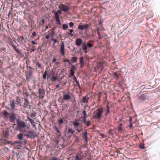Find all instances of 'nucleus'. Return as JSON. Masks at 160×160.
<instances>
[{
    "label": "nucleus",
    "mask_w": 160,
    "mask_h": 160,
    "mask_svg": "<svg viewBox=\"0 0 160 160\" xmlns=\"http://www.w3.org/2000/svg\"><path fill=\"white\" fill-rule=\"evenodd\" d=\"M55 129H56V131L57 133H60V131L58 130V129L57 127H56Z\"/></svg>",
    "instance_id": "48"
},
{
    "label": "nucleus",
    "mask_w": 160,
    "mask_h": 160,
    "mask_svg": "<svg viewBox=\"0 0 160 160\" xmlns=\"http://www.w3.org/2000/svg\"><path fill=\"white\" fill-rule=\"evenodd\" d=\"M45 38L47 39H48L49 38L50 36L49 35H47L46 36Z\"/></svg>",
    "instance_id": "58"
},
{
    "label": "nucleus",
    "mask_w": 160,
    "mask_h": 160,
    "mask_svg": "<svg viewBox=\"0 0 160 160\" xmlns=\"http://www.w3.org/2000/svg\"><path fill=\"white\" fill-rule=\"evenodd\" d=\"M82 43V40L80 38H78L76 40L75 44L76 45L78 46H80Z\"/></svg>",
    "instance_id": "15"
},
{
    "label": "nucleus",
    "mask_w": 160,
    "mask_h": 160,
    "mask_svg": "<svg viewBox=\"0 0 160 160\" xmlns=\"http://www.w3.org/2000/svg\"><path fill=\"white\" fill-rule=\"evenodd\" d=\"M87 46L89 48H91L93 46V44L92 43L89 42H88L87 44Z\"/></svg>",
    "instance_id": "34"
},
{
    "label": "nucleus",
    "mask_w": 160,
    "mask_h": 160,
    "mask_svg": "<svg viewBox=\"0 0 160 160\" xmlns=\"http://www.w3.org/2000/svg\"><path fill=\"white\" fill-rule=\"evenodd\" d=\"M129 126L130 128H132V123H130V125H129Z\"/></svg>",
    "instance_id": "59"
},
{
    "label": "nucleus",
    "mask_w": 160,
    "mask_h": 160,
    "mask_svg": "<svg viewBox=\"0 0 160 160\" xmlns=\"http://www.w3.org/2000/svg\"><path fill=\"white\" fill-rule=\"evenodd\" d=\"M87 45L86 44L84 43L82 45V47L83 49L85 51V53H86L87 52V50L88 49V47Z\"/></svg>",
    "instance_id": "23"
},
{
    "label": "nucleus",
    "mask_w": 160,
    "mask_h": 160,
    "mask_svg": "<svg viewBox=\"0 0 160 160\" xmlns=\"http://www.w3.org/2000/svg\"><path fill=\"white\" fill-rule=\"evenodd\" d=\"M60 64V63L59 62H55V65H58Z\"/></svg>",
    "instance_id": "52"
},
{
    "label": "nucleus",
    "mask_w": 160,
    "mask_h": 160,
    "mask_svg": "<svg viewBox=\"0 0 160 160\" xmlns=\"http://www.w3.org/2000/svg\"><path fill=\"white\" fill-rule=\"evenodd\" d=\"M56 27H54L51 30V34L52 35H53L54 33V30L55 29Z\"/></svg>",
    "instance_id": "36"
},
{
    "label": "nucleus",
    "mask_w": 160,
    "mask_h": 160,
    "mask_svg": "<svg viewBox=\"0 0 160 160\" xmlns=\"http://www.w3.org/2000/svg\"><path fill=\"white\" fill-rule=\"evenodd\" d=\"M27 68H29L30 69V70H31V71H32V70L33 69V68L30 66H27Z\"/></svg>",
    "instance_id": "49"
},
{
    "label": "nucleus",
    "mask_w": 160,
    "mask_h": 160,
    "mask_svg": "<svg viewBox=\"0 0 160 160\" xmlns=\"http://www.w3.org/2000/svg\"><path fill=\"white\" fill-rule=\"evenodd\" d=\"M74 127L77 131L78 132H80L81 131V129H79L78 128V127L79 125V123L77 122H74L73 123Z\"/></svg>",
    "instance_id": "12"
},
{
    "label": "nucleus",
    "mask_w": 160,
    "mask_h": 160,
    "mask_svg": "<svg viewBox=\"0 0 160 160\" xmlns=\"http://www.w3.org/2000/svg\"><path fill=\"white\" fill-rule=\"evenodd\" d=\"M74 23L73 22H70L69 23V25L70 27L73 28L74 26Z\"/></svg>",
    "instance_id": "43"
},
{
    "label": "nucleus",
    "mask_w": 160,
    "mask_h": 160,
    "mask_svg": "<svg viewBox=\"0 0 160 160\" xmlns=\"http://www.w3.org/2000/svg\"><path fill=\"white\" fill-rule=\"evenodd\" d=\"M82 114H83V117H87V113H86V111L85 110H84L83 112H82Z\"/></svg>",
    "instance_id": "37"
},
{
    "label": "nucleus",
    "mask_w": 160,
    "mask_h": 160,
    "mask_svg": "<svg viewBox=\"0 0 160 160\" xmlns=\"http://www.w3.org/2000/svg\"><path fill=\"white\" fill-rule=\"evenodd\" d=\"M68 27L67 24H64L62 25V28L64 30L67 29L68 28Z\"/></svg>",
    "instance_id": "31"
},
{
    "label": "nucleus",
    "mask_w": 160,
    "mask_h": 160,
    "mask_svg": "<svg viewBox=\"0 0 160 160\" xmlns=\"http://www.w3.org/2000/svg\"><path fill=\"white\" fill-rule=\"evenodd\" d=\"M84 58L82 56L79 58L80 64H82V63H84Z\"/></svg>",
    "instance_id": "27"
},
{
    "label": "nucleus",
    "mask_w": 160,
    "mask_h": 160,
    "mask_svg": "<svg viewBox=\"0 0 160 160\" xmlns=\"http://www.w3.org/2000/svg\"><path fill=\"white\" fill-rule=\"evenodd\" d=\"M70 75L74 77L75 72L72 70H70Z\"/></svg>",
    "instance_id": "38"
},
{
    "label": "nucleus",
    "mask_w": 160,
    "mask_h": 160,
    "mask_svg": "<svg viewBox=\"0 0 160 160\" xmlns=\"http://www.w3.org/2000/svg\"><path fill=\"white\" fill-rule=\"evenodd\" d=\"M76 69V68L73 65H72L71 67V70H75Z\"/></svg>",
    "instance_id": "46"
},
{
    "label": "nucleus",
    "mask_w": 160,
    "mask_h": 160,
    "mask_svg": "<svg viewBox=\"0 0 160 160\" xmlns=\"http://www.w3.org/2000/svg\"><path fill=\"white\" fill-rule=\"evenodd\" d=\"M55 17L57 24L59 25H61V23L59 19L58 14L56 12H55Z\"/></svg>",
    "instance_id": "10"
},
{
    "label": "nucleus",
    "mask_w": 160,
    "mask_h": 160,
    "mask_svg": "<svg viewBox=\"0 0 160 160\" xmlns=\"http://www.w3.org/2000/svg\"><path fill=\"white\" fill-rule=\"evenodd\" d=\"M73 77V80H75L76 82H78V81L77 80L75 76H74V77Z\"/></svg>",
    "instance_id": "50"
},
{
    "label": "nucleus",
    "mask_w": 160,
    "mask_h": 160,
    "mask_svg": "<svg viewBox=\"0 0 160 160\" xmlns=\"http://www.w3.org/2000/svg\"><path fill=\"white\" fill-rule=\"evenodd\" d=\"M28 119H29V121L32 124V125H33V126H35V122H34L33 120L32 119L30 118H28Z\"/></svg>",
    "instance_id": "30"
},
{
    "label": "nucleus",
    "mask_w": 160,
    "mask_h": 160,
    "mask_svg": "<svg viewBox=\"0 0 160 160\" xmlns=\"http://www.w3.org/2000/svg\"><path fill=\"white\" fill-rule=\"evenodd\" d=\"M57 13H59V14H61L62 13V12H61V10H58V12H57Z\"/></svg>",
    "instance_id": "60"
},
{
    "label": "nucleus",
    "mask_w": 160,
    "mask_h": 160,
    "mask_svg": "<svg viewBox=\"0 0 160 160\" xmlns=\"http://www.w3.org/2000/svg\"><path fill=\"white\" fill-rule=\"evenodd\" d=\"M58 158H53L52 160H58Z\"/></svg>",
    "instance_id": "63"
},
{
    "label": "nucleus",
    "mask_w": 160,
    "mask_h": 160,
    "mask_svg": "<svg viewBox=\"0 0 160 160\" xmlns=\"http://www.w3.org/2000/svg\"><path fill=\"white\" fill-rule=\"evenodd\" d=\"M41 22L42 23L44 24L45 22V20L44 19H42L41 21Z\"/></svg>",
    "instance_id": "64"
},
{
    "label": "nucleus",
    "mask_w": 160,
    "mask_h": 160,
    "mask_svg": "<svg viewBox=\"0 0 160 160\" xmlns=\"http://www.w3.org/2000/svg\"><path fill=\"white\" fill-rule=\"evenodd\" d=\"M91 122L90 121H88L86 122V124L87 127H88L91 125Z\"/></svg>",
    "instance_id": "35"
},
{
    "label": "nucleus",
    "mask_w": 160,
    "mask_h": 160,
    "mask_svg": "<svg viewBox=\"0 0 160 160\" xmlns=\"http://www.w3.org/2000/svg\"><path fill=\"white\" fill-rule=\"evenodd\" d=\"M64 42H62L61 45L60 52L61 53L64 55L65 54V47Z\"/></svg>",
    "instance_id": "9"
},
{
    "label": "nucleus",
    "mask_w": 160,
    "mask_h": 160,
    "mask_svg": "<svg viewBox=\"0 0 160 160\" xmlns=\"http://www.w3.org/2000/svg\"><path fill=\"white\" fill-rule=\"evenodd\" d=\"M120 73H118V72H113L112 73V75L115 76L114 78L116 80H118V77L120 76Z\"/></svg>",
    "instance_id": "18"
},
{
    "label": "nucleus",
    "mask_w": 160,
    "mask_h": 160,
    "mask_svg": "<svg viewBox=\"0 0 160 160\" xmlns=\"http://www.w3.org/2000/svg\"><path fill=\"white\" fill-rule=\"evenodd\" d=\"M9 121L11 122H14L16 119L14 115L10 114L9 117Z\"/></svg>",
    "instance_id": "13"
},
{
    "label": "nucleus",
    "mask_w": 160,
    "mask_h": 160,
    "mask_svg": "<svg viewBox=\"0 0 160 160\" xmlns=\"http://www.w3.org/2000/svg\"><path fill=\"white\" fill-rule=\"evenodd\" d=\"M86 118L87 117H83L82 119L83 121V122L84 124L86 123V122H87L86 121Z\"/></svg>",
    "instance_id": "45"
},
{
    "label": "nucleus",
    "mask_w": 160,
    "mask_h": 160,
    "mask_svg": "<svg viewBox=\"0 0 160 160\" xmlns=\"http://www.w3.org/2000/svg\"><path fill=\"white\" fill-rule=\"evenodd\" d=\"M28 137L32 138L36 136V133L33 131H29L28 133L26 135Z\"/></svg>",
    "instance_id": "7"
},
{
    "label": "nucleus",
    "mask_w": 160,
    "mask_h": 160,
    "mask_svg": "<svg viewBox=\"0 0 160 160\" xmlns=\"http://www.w3.org/2000/svg\"><path fill=\"white\" fill-rule=\"evenodd\" d=\"M35 62L36 63V65L38 66V68H41L42 66L41 63L38 61H36Z\"/></svg>",
    "instance_id": "29"
},
{
    "label": "nucleus",
    "mask_w": 160,
    "mask_h": 160,
    "mask_svg": "<svg viewBox=\"0 0 160 160\" xmlns=\"http://www.w3.org/2000/svg\"><path fill=\"white\" fill-rule=\"evenodd\" d=\"M52 41H53V43L55 44L57 42V40L56 39L52 38Z\"/></svg>",
    "instance_id": "47"
},
{
    "label": "nucleus",
    "mask_w": 160,
    "mask_h": 160,
    "mask_svg": "<svg viewBox=\"0 0 160 160\" xmlns=\"http://www.w3.org/2000/svg\"><path fill=\"white\" fill-rule=\"evenodd\" d=\"M31 43L33 44H37V43L34 41H32L31 42Z\"/></svg>",
    "instance_id": "53"
},
{
    "label": "nucleus",
    "mask_w": 160,
    "mask_h": 160,
    "mask_svg": "<svg viewBox=\"0 0 160 160\" xmlns=\"http://www.w3.org/2000/svg\"><path fill=\"white\" fill-rule=\"evenodd\" d=\"M76 83L77 84L78 86V87L79 88H80V85L79 84V82L78 81V82H76Z\"/></svg>",
    "instance_id": "55"
},
{
    "label": "nucleus",
    "mask_w": 160,
    "mask_h": 160,
    "mask_svg": "<svg viewBox=\"0 0 160 160\" xmlns=\"http://www.w3.org/2000/svg\"><path fill=\"white\" fill-rule=\"evenodd\" d=\"M109 104L108 103L107 106H106V109H105V112L106 113L105 114V116H107L109 113H110V111L109 109L110 107L108 105Z\"/></svg>",
    "instance_id": "19"
},
{
    "label": "nucleus",
    "mask_w": 160,
    "mask_h": 160,
    "mask_svg": "<svg viewBox=\"0 0 160 160\" xmlns=\"http://www.w3.org/2000/svg\"><path fill=\"white\" fill-rule=\"evenodd\" d=\"M104 108H99L97 109L93 112V117L95 119H100L102 117V113L103 111Z\"/></svg>",
    "instance_id": "1"
},
{
    "label": "nucleus",
    "mask_w": 160,
    "mask_h": 160,
    "mask_svg": "<svg viewBox=\"0 0 160 160\" xmlns=\"http://www.w3.org/2000/svg\"><path fill=\"white\" fill-rule=\"evenodd\" d=\"M39 98L43 99L45 95V92L43 89L40 88L39 89Z\"/></svg>",
    "instance_id": "11"
},
{
    "label": "nucleus",
    "mask_w": 160,
    "mask_h": 160,
    "mask_svg": "<svg viewBox=\"0 0 160 160\" xmlns=\"http://www.w3.org/2000/svg\"><path fill=\"white\" fill-rule=\"evenodd\" d=\"M32 78H33L34 79H35V78H33V77L32 72L31 70H29V71L27 72L26 74V78L27 80H29V79Z\"/></svg>",
    "instance_id": "5"
},
{
    "label": "nucleus",
    "mask_w": 160,
    "mask_h": 160,
    "mask_svg": "<svg viewBox=\"0 0 160 160\" xmlns=\"http://www.w3.org/2000/svg\"><path fill=\"white\" fill-rule=\"evenodd\" d=\"M71 97V96L70 95L69 92H68L67 93L64 94L63 95V98L62 99V101L63 102V100L66 101L70 100Z\"/></svg>",
    "instance_id": "8"
},
{
    "label": "nucleus",
    "mask_w": 160,
    "mask_h": 160,
    "mask_svg": "<svg viewBox=\"0 0 160 160\" xmlns=\"http://www.w3.org/2000/svg\"><path fill=\"white\" fill-rule=\"evenodd\" d=\"M56 59L55 58H54L53 59V60H52V62H56Z\"/></svg>",
    "instance_id": "57"
},
{
    "label": "nucleus",
    "mask_w": 160,
    "mask_h": 160,
    "mask_svg": "<svg viewBox=\"0 0 160 160\" xmlns=\"http://www.w3.org/2000/svg\"><path fill=\"white\" fill-rule=\"evenodd\" d=\"M107 36V35H104V36H102V35H100V36H98V38L99 39H100L106 37Z\"/></svg>",
    "instance_id": "39"
},
{
    "label": "nucleus",
    "mask_w": 160,
    "mask_h": 160,
    "mask_svg": "<svg viewBox=\"0 0 160 160\" xmlns=\"http://www.w3.org/2000/svg\"><path fill=\"white\" fill-rule=\"evenodd\" d=\"M20 38L22 41L24 40V38L23 36H20Z\"/></svg>",
    "instance_id": "54"
},
{
    "label": "nucleus",
    "mask_w": 160,
    "mask_h": 160,
    "mask_svg": "<svg viewBox=\"0 0 160 160\" xmlns=\"http://www.w3.org/2000/svg\"><path fill=\"white\" fill-rule=\"evenodd\" d=\"M32 36H36V33L35 32H34L32 33Z\"/></svg>",
    "instance_id": "56"
},
{
    "label": "nucleus",
    "mask_w": 160,
    "mask_h": 160,
    "mask_svg": "<svg viewBox=\"0 0 160 160\" xmlns=\"http://www.w3.org/2000/svg\"><path fill=\"white\" fill-rule=\"evenodd\" d=\"M20 100H19V101H18L17 102V104H19V105H21L20 104Z\"/></svg>",
    "instance_id": "62"
},
{
    "label": "nucleus",
    "mask_w": 160,
    "mask_h": 160,
    "mask_svg": "<svg viewBox=\"0 0 160 160\" xmlns=\"http://www.w3.org/2000/svg\"><path fill=\"white\" fill-rule=\"evenodd\" d=\"M89 99V98L87 96L83 97L82 99V102L84 103H88Z\"/></svg>",
    "instance_id": "21"
},
{
    "label": "nucleus",
    "mask_w": 160,
    "mask_h": 160,
    "mask_svg": "<svg viewBox=\"0 0 160 160\" xmlns=\"http://www.w3.org/2000/svg\"><path fill=\"white\" fill-rule=\"evenodd\" d=\"M17 128L20 132L25 131L26 127L25 122L21 120H17Z\"/></svg>",
    "instance_id": "2"
},
{
    "label": "nucleus",
    "mask_w": 160,
    "mask_h": 160,
    "mask_svg": "<svg viewBox=\"0 0 160 160\" xmlns=\"http://www.w3.org/2000/svg\"><path fill=\"white\" fill-rule=\"evenodd\" d=\"M77 59H78V58L77 57H73L72 58V60H71V62L72 63L76 62H77Z\"/></svg>",
    "instance_id": "24"
},
{
    "label": "nucleus",
    "mask_w": 160,
    "mask_h": 160,
    "mask_svg": "<svg viewBox=\"0 0 160 160\" xmlns=\"http://www.w3.org/2000/svg\"><path fill=\"white\" fill-rule=\"evenodd\" d=\"M58 8L62 11L66 12L69 10V7L65 4H61L58 6Z\"/></svg>",
    "instance_id": "3"
},
{
    "label": "nucleus",
    "mask_w": 160,
    "mask_h": 160,
    "mask_svg": "<svg viewBox=\"0 0 160 160\" xmlns=\"http://www.w3.org/2000/svg\"><path fill=\"white\" fill-rule=\"evenodd\" d=\"M63 62H68L69 63V64H70L71 63L70 60L68 59H64L63 60Z\"/></svg>",
    "instance_id": "42"
},
{
    "label": "nucleus",
    "mask_w": 160,
    "mask_h": 160,
    "mask_svg": "<svg viewBox=\"0 0 160 160\" xmlns=\"http://www.w3.org/2000/svg\"><path fill=\"white\" fill-rule=\"evenodd\" d=\"M57 79V76H53L51 78V80L52 82H54Z\"/></svg>",
    "instance_id": "32"
},
{
    "label": "nucleus",
    "mask_w": 160,
    "mask_h": 160,
    "mask_svg": "<svg viewBox=\"0 0 160 160\" xmlns=\"http://www.w3.org/2000/svg\"><path fill=\"white\" fill-rule=\"evenodd\" d=\"M2 115L4 118L7 119L9 117V116L10 115V113H8L7 111H4L2 112Z\"/></svg>",
    "instance_id": "17"
},
{
    "label": "nucleus",
    "mask_w": 160,
    "mask_h": 160,
    "mask_svg": "<svg viewBox=\"0 0 160 160\" xmlns=\"http://www.w3.org/2000/svg\"><path fill=\"white\" fill-rule=\"evenodd\" d=\"M63 122V119L62 118H60V119L58 121V123L59 124H61Z\"/></svg>",
    "instance_id": "40"
},
{
    "label": "nucleus",
    "mask_w": 160,
    "mask_h": 160,
    "mask_svg": "<svg viewBox=\"0 0 160 160\" xmlns=\"http://www.w3.org/2000/svg\"><path fill=\"white\" fill-rule=\"evenodd\" d=\"M82 159V158H79L78 156L77 155L75 157V160H81Z\"/></svg>",
    "instance_id": "44"
},
{
    "label": "nucleus",
    "mask_w": 160,
    "mask_h": 160,
    "mask_svg": "<svg viewBox=\"0 0 160 160\" xmlns=\"http://www.w3.org/2000/svg\"><path fill=\"white\" fill-rule=\"evenodd\" d=\"M122 130V123H120L118 126V131L120 132H121Z\"/></svg>",
    "instance_id": "22"
},
{
    "label": "nucleus",
    "mask_w": 160,
    "mask_h": 160,
    "mask_svg": "<svg viewBox=\"0 0 160 160\" xmlns=\"http://www.w3.org/2000/svg\"><path fill=\"white\" fill-rule=\"evenodd\" d=\"M24 103L23 107L25 108H27L29 107L30 105L28 100L26 98H24Z\"/></svg>",
    "instance_id": "14"
},
{
    "label": "nucleus",
    "mask_w": 160,
    "mask_h": 160,
    "mask_svg": "<svg viewBox=\"0 0 160 160\" xmlns=\"http://www.w3.org/2000/svg\"><path fill=\"white\" fill-rule=\"evenodd\" d=\"M10 103L11 108L12 111L14 112L15 111V110H17V109L15 108L16 102L14 100H13L12 99H10Z\"/></svg>",
    "instance_id": "4"
},
{
    "label": "nucleus",
    "mask_w": 160,
    "mask_h": 160,
    "mask_svg": "<svg viewBox=\"0 0 160 160\" xmlns=\"http://www.w3.org/2000/svg\"><path fill=\"white\" fill-rule=\"evenodd\" d=\"M87 132H85L82 133V137L83 139L85 140L86 143L88 142V137L87 136Z\"/></svg>",
    "instance_id": "20"
},
{
    "label": "nucleus",
    "mask_w": 160,
    "mask_h": 160,
    "mask_svg": "<svg viewBox=\"0 0 160 160\" xmlns=\"http://www.w3.org/2000/svg\"><path fill=\"white\" fill-rule=\"evenodd\" d=\"M145 98L144 94L142 95L138 98V102L140 103H142L145 100Z\"/></svg>",
    "instance_id": "16"
},
{
    "label": "nucleus",
    "mask_w": 160,
    "mask_h": 160,
    "mask_svg": "<svg viewBox=\"0 0 160 160\" xmlns=\"http://www.w3.org/2000/svg\"><path fill=\"white\" fill-rule=\"evenodd\" d=\"M89 26L88 24H85L83 25L82 24H80L78 25V28L81 30L84 29H87L89 28Z\"/></svg>",
    "instance_id": "6"
},
{
    "label": "nucleus",
    "mask_w": 160,
    "mask_h": 160,
    "mask_svg": "<svg viewBox=\"0 0 160 160\" xmlns=\"http://www.w3.org/2000/svg\"><path fill=\"white\" fill-rule=\"evenodd\" d=\"M80 64V67L81 68L83 67L84 66V63H82V64Z\"/></svg>",
    "instance_id": "61"
},
{
    "label": "nucleus",
    "mask_w": 160,
    "mask_h": 160,
    "mask_svg": "<svg viewBox=\"0 0 160 160\" xmlns=\"http://www.w3.org/2000/svg\"><path fill=\"white\" fill-rule=\"evenodd\" d=\"M144 144L141 143L139 145V147L141 149H143L144 148Z\"/></svg>",
    "instance_id": "41"
},
{
    "label": "nucleus",
    "mask_w": 160,
    "mask_h": 160,
    "mask_svg": "<svg viewBox=\"0 0 160 160\" xmlns=\"http://www.w3.org/2000/svg\"><path fill=\"white\" fill-rule=\"evenodd\" d=\"M47 71H45L43 75V78L44 79H45L46 78V76L47 75Z\"/></svg>",
    "instance_id": "33"
},
{
    "label": "nucleus",
    "mask_w": 160,
    "mask_h": 160,
    "mask_svg": "<svg viewBox=\"0 0 160 160\" xmlns=\"http://www.w3.org/2000/svg\"><path fill=\"white\" fill-rule=\"evenodd\" d=\"M18 139L20 140H21L23 138V134L20 133L17 135Z\"/></svg>",
    "instance_id": "25"
},
{
    "label": "nucleus",
    "mask_w": 160,
    "mask_h": 160,
    "mask_svg": "<svg viewBox=\"0 0 160 160\" xmlns=\"http://www.w3.org/2000/svg\"><path fill=\"white\" fill-rule=\"evenodd\" d=\"M70 32L68 33V34L70 35L71 37H73L74 36L73 32L74 30L73 29H68Z\"/></svg>",
    "instance_id": "26"
},
{
    "label": "nucleus",
    "mask_w": 160,
    "mask_h": 160,
    "mask_svg": "<svg viewBox=\"0 0 160 160\" xmlns=\"http://www.w3.org/2000/svg\"><path fill=\"white\" fill-rule=\"evenodd\" d=\"M129 121L130 122V123H132V118L131 117L129 118Z\"/></svg>",
    "instance_id": "51"
},
{
    "label": "nucleus",
    "mask_w": 160,
    "mask_h": 160,
    "mask_svg": "<svg viewBox=\"0 0 160 160\" xmlns=\"http://www.w3.org/2000/svg\"><path fill=\"white\" fill-rule=\"evenodd\" d=\"M68 132L69 134H73L75 132V131L74 130H73L71 128H69L68 130Z\"/></svg>",
    "instance_id": "28"
}]
</instances>
